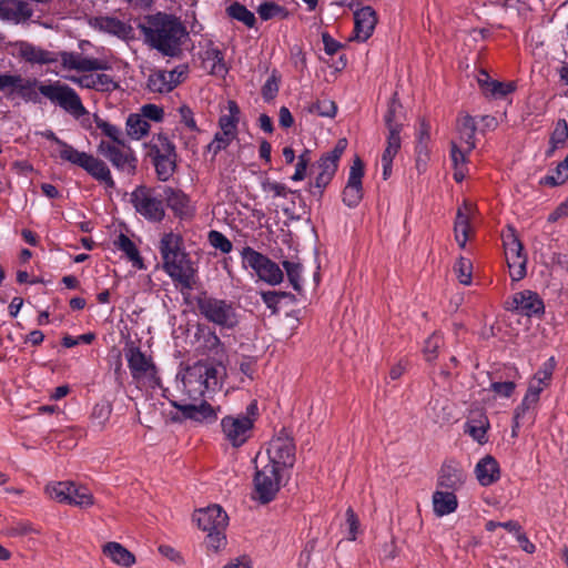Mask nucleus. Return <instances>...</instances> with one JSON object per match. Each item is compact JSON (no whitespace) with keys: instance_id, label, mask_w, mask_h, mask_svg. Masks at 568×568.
Listing matches in <instances>:
<instances>
[{"instance_id":"nucleus-1","label":"nucleus","mask_w":568,"mask_h":568,"mask_svg":"<svg viewBox=\"0 0 568 568\" xmlns=\"http://www.w3.org/2000/svg\"><path fill=\"white\" fill-rule=\"evenodd\" d=\"M138 28L145 44L170 58L182 54V45L189 38V31L180 18L165 12L145 16Z\"/></svg>"},{"instance_id":"nucleus-2","label":"nucleus","mask_w":568,"mask_h":568,"mask_svg":"<svg viewBox=\"0 0 568 568\" xmlns=\"http://www.w3.org/2000/svg\"><path fill=\"white\" fill-rule=\"evenodd\" d=\"M163 270L171 280L184 290L191 291L196 284L197 266L185 252L184 241L181 234L164 233L159 243Z\"/></svg>"},{"instance_id":"nucleus-3","label":"nucleus","mask_w":568,"mask_h":568,"mask_svg":"<svg viewBox=\"0 0 568 568\" xmlns=\"http://www.w3.org/2000/svg\"><path fill=\"white\" fill-rule=\"evenodd\" d=\"M195 304L202 317L223 328H233L239 323L234 304L202 292L195 296Z\"/></svg>"},{"instance_id":"nucleus-4","label":"nucleus","mask_w":568,"mask_h":568,"mask_svg":"<svg viewBox=\"0 0 568 568\" xmlns=\"http://www.w3.org/2000/svg\"><path fill=\"white\" fill-rule=\"evenodd\" d=\"M40 93L52 104L61 108L77 119L88 113L78 92L59 80L47 81V85L40 87Z\"/></svg>"},{"instance_id":"nucleus-5","label":"nucleus","mask_w":568,"mask_h":568,"mask_svg":"<svg viewBox=\"0 0 568 568\" xmlns=\"http://www.w3.org/2000/svg\"><path fill=\"white\" fill-rule=\"evenodd\" d=\"M136 213L150 222H161L165 216L162 195H154V190L145 185H139L130 195Z\"/></svg>"},{"instance_id":"nucleus-6","label":"nucleus","mask_w":568,"mask_h":568,"mask_svg":"<svg viewBox=\"0 0 568 568\" xmlns=\"http://www.w3.org/2000/svg\"><path fill=\"white\" fill-rule=\"evenodd\" d=\"M282 471L277 466H256L254 476V499L265 505L272 501L281 487Z\"/></svg>"},{"instance_id":"nucleus-7","label":"nucleus","mask_w":568,"mask_h":568,"mask_svg":"<svg viewBox=\"0 0 568 568\" xmlns=\"http://www.w3.org/2000/svg\"><path fill=\"white\" fill-rule=\"evenodd\" d=\"M243 262L246 266L253 268L258 278L270 285H277L283 281V271L267 256L246 246L242 251Z\"/></svg>"},{"instance_id":"nucleus-8","label":"nucleus","mask_w":568,"mask_h":568,"mask_svg":"<svg viewBox=\"0 0 568 568\" xmlns=\"http://www.w3.org/2000/svg\"><path fill=\"white\" fill-rule=\"evenodd\" d=\"M125 357L133 379L148 381L152 386H160L161 379L151 356H146L140 347L131 345L125 349Z\"/></svg>"},{"instance_id":"nucleus-9","label":"nucleus","mask_w":568,"mask_h":568,"mask_svg":"<svg viewBox=\"0 0 568 568\" xmlns=\"http://www.w3.org/2000/svg\"><path fill=\"white\" fill-rule=\"evenodd\" d=\"M268 465L277 466V469H290L295 464V444L293 438L283 429L274 437L267 447Z\"/></svg>"},{"instance_id":"nucleus-10","label":"nucleus","mask_w":568,"mask_h":568,"mask_svg":"<svg viewBox=\"0 0 568 568\" xmlns=\"http://www.w3.org/2000/svg\"><path fill=\"white\" fill-rule=\"evenodd\" d=\"M98 152L109 160L115 169L128 174L135 173L138 159L126 141H124V146H122L102 140L98 145Z\"/></svg>"},{"instance_id":"nucleus-11","label":"nucleus","mask_w":568,"mask_h":568,"mask_svg":"<svg viewBox=\"0 0 568 568\" xmlns=\"http://www.w3.org/2000/svg\"><path fill=\"white\" fill-rule=\"evenodd\" d=\"M65 155L67 161L85 170L97 181L104 183L113 189L115 183L111 176L108 165L100 159L78 150H69Z\"/></svg>"},{"instance_id":"nucleus-12","label":"nucleus","mask_w":568,"mask_h":568,"mask_svg":"<svg viewBox=\"0 0 568 568\" xmlns=\"http://www.w3.org/2000/svg\"><path fill=\"white\" fill-rule=\"evenodd\" d=\"M347 148V140L339 139L334 149L324 153L318 160L320 172L315 178V187L318 189V197L323 196V190L331 183L334 178L341 156Z\"/></svg>"},{"instance_id":"nucleus-13","label":"nucleus","mask_w":568,"mask_h":568,"mask_svg":"<svg viewBox=\"0 0 568 568\" xmlns=\"http://www.w3.org/2000/svg\"><path fill=\"white\" fill-rule=\"evenodd\" d=\"M47 85L36 78H22L20 74L3 73L2 91L12 88L11 94L17 93L23 101L40 103V87Z\"/></svg>"},{"instance_id":"nucleus-14","label":"nucleus","mask_w":568,"mask_h":568,"mask_svg":"<svg viewBox=\"0 0 568 568\" xmlns=\"http://www.w3.org/2000/svg\"><path fill=\"white\" fill-rule=\"evenodd\" d=\"M187 65H179L171 71L159 70L149 75L148 88L152 92L168 93L186 77Z\"/></svg>"},{"instance_id":"nucleus-15","label":"nucleus","mask_w":568,"mask_h":568,"mask_svg":"<svg viewBox=\"0 0 568 568\" xmlns=\"http://www.w3.org/2000/svg\"><path fill=\"white\" fill-rule=\"evenodd\" d=\"M364 163L359 156H355L349 170L346 186L343 190V202L348 207H356L363 199Z\"/></svg>"},{"instance_id":"nucleus-16","label":"nucleus","mask_w":568,"mask_h":568,"mask_svg":"<svg viewBox=\"0 0 568 568\" xmlns=\"http://www.w3.org/2000/svg\"><path fill=\"white\" fill-rule=\"evenodd\" d=\"M221 427L232 445L239 447L246 442L247 434L253 427V420L244 415L226 416L222 419Z\"/></svg>"},{"instance_id":"nucleus-17","label":"nucleus","mask_w":568,"mask_h":568,"mask_svg":"<svg viewBox=\"0 0 568 568\" xmlns=\"http://www.w3.org/2000/svg\"><path fill=\"white\" fill-rule=\"evenodd\" d=\"M185 387L199 384V392L203 394L204 389H214L217 386V369L206 363H196L189 369L183 379Z\"/></svg>"},{"instance_id":"nucleus-18","label":"nucleus","mask_w":568,"mask_h":568,"mask_svg":"<svg viewBox=\"0 0 568 568\" xmlns=\"http://www.w3.org/2000/svg\"><path fill=\"white\" fill-rule=\"evenodd\" d=\"M20 59L30 64H52L59 61V53L37 47L27 41H18L14 44Z\"/></svg>"},{"instance_id":"nucleus-19","label":"nucleus","mask_w":568,"mask_h":568,"mask_svg":"<svg viewBox=\"0 0 568 568\" xmlns=\"http://www.w3.org/2000/svg\"><path fill=\"white\" fill-rule=\"evenodd\" d=\"M507 304V310L515 311L526 316L542 314L545 310L544 302L539 295L529 290L516 293L511 302Z\"/></svg>"},{"instance_id":"nucleus-20","label":"nucleus","mask_w":568,"mask_h":568,"mask_svg":"<svg viewBox=\"0 0 568 568\" xmlns=\"http://www.w3.org/2000/svg\"><path fill=\"white\" fill-rule=\"evenodd\" d=\"M59 60L65 70H77L79 72H90L98 70H105L106 62L97 58L83 57L77 52L59 51Z\"/></svg>"},{"instance_id":"nucleus-21","label":"nucleus","mask_w":568,"mask_h":568,"mask_svg":"<svg viewBox=\"0 0 568 568\" xmlns=\"http://www.w3.org/2000/svg\"><path fill=\"white\" fill-rule=\"evenodd\" d=\"M403 116V105L397 93H394L384 115L385 125L388 130L387 142L400 143Z\"/></svg>"},{"instance_id":"nucleus-22","label":"nucleus","mask_w":568,"mask_h":568,"mask_svg":"<svg viewBox=\"0 0 568 568\" xmlns=\"http://www.w3.org/2000/svg\"><path fill=\"white\" fill-rule=\"evenodd\" d=\"M194 520L197 523L199 528L204 531L225 529L227 526L229 517L226 513L219 505L209 506L205 509H200L194 514Z\"/></svg>"},{"instance_id":"nucleus-23","label":"nucleus","mask_w":568,"mask_h":568,"mask_svg":"<svg viewBox=\"0 0 568 568\" xmlns=\"http://www.w3.org/2000/svg\"><path fill=\"white\" fill-rule=\"evenodd\" d=\"M172 406L181 412L182 416L186 419L206 424H211L217 419L219 408L215 409L207 402H202L199 405L172 402Z\"/></svg>"},{"instance_id":"nucleus-24","label":"nucleus","mask_w":568,"mask_h":568,"mask_svg":"<svg viewBox=\"0 0 568 568\" xmlns=\"http://www.w3.org/2000/svg\"><path fill=\"white\" fill-rule=\"evenodd\" d=\"M65 79L83 89H91L100 92H112L119 88L118 82L106 73L84 74L80 77H65Z\"/></svg>"},{"instance_id":"nucleus-25","label":"nucleus","mask_w":568,"mask_h":568,"mask_svg":"<svg viewBox=\"0 0 568 568\" xmlns=\"http://www.w3.org/2000/svg\"><path fill=\"white\" fill-rule=\"evenodd\" d=\"M354 33L357 41H366L374 32L377 23L376 11L369 7H362L354 12Z\"/></svg>"},{"instance_id":"nucleus-26","label":"nucleus","mask_w":568,"mask_h":568,"mask_svg":"<svg viewBox=\"0 0 568 568\" xmlns=\"http://www.w3.org/2000/svg\"><path fill=\"white\" fill-rule=\"evenodd\" d=\"M465 479L466 475L463 468L456 462L449 460L444 463L440 468L437 486L450 491H456L462 488Z\"/></svg>"},{"instance_id":"nucleus-27","label":"nucleus","mask_w":568,"mask_h":568,"mask_svg":"<svg viewBox=\"0 0 568 568\" xmlns=\"http://www.w3.org/2000/svg\"><path fill=\"white\" fill-rule=\"evenodd\" d=\"M162 200H165L168 207L173 211L175 216L184 219L192 215L190 199L181 190L165 186L163 189Z\"/></svg>"},{"instance_id":"nucleus-28","label":"nucleus","mask_w":568,"mask_h":568,"mask_svg":"<svg viewBox=\"0 0 568 568\" xmlns=\"http://www.w3.org/2000/svg\"><path fill=\"white\" fill-rule=\"evenodd\" d=\"M32 16V9L24 0H0V19L19 23Z\"/></svg>"},{"instance_id":"nucleus-29","label":"nucleus","mask_w":568,"mask_h":568,"mask_svg":"<svg viewBox=\"0 0 568 568\" xmlns=\"http://www.w3.org/2000/svg\"><path fill=\"white\" fill-rule=\"evenodd\" d=\"M554 371L552 358L546 362L534 375L527 389V400L538 402L544 387L548 386Z\"/></svg>"},{"instance_id":"nucleus-30","label":"nucleus","mask_w":568,"mask_h":568,"mask_svg":"<svg viewBox=\"0 0 568 568\" xmlns=\"http://www.w3.org/2000/svg\"><path fill=\"white\" fill-rule=\"evenodd\" d=\"M475 474L481 486H490L500 477L499 464L493 456L487 455L477 463Z\"/></svg>"},{"instance_id":"nucleus-31","label":"nucleus","mask_w":568,"mask_h":568,"mask_svg":"<svg viewBox=\"0 0 568 568\" xmlns=\"http://www.w3.org/2000/svg\"><path fill=\"white\" fill-rule=\"evenodd\" d=\"M433 510L437 517L454 513L458 507V499L455 491L435 490L432 497Z\"/></svg>"},{"instance_id":"nucleus-32","label":"nucleus","mask_w":568,"mask_h":568,"mask_svg":"<svg viewBox=\"0 0 568 568\" xmlns=\"http://www.w3.org/2000/svg\"><path fill=\"white\" fill-rule=\"evenodd\" d=\"M227 114H223L219 119V126L223 135H237V124L240 122L241 110L237 103L233 100L227 102Z\"/></svg>"},{"instance_id":"nucleus-33","label":"nucleus","mask_w":568,"mask_h":568,"mask_svg":"<svg viewBox=\"0 0 568 568\" xmlns=\"http://www.w3.org/2000/svg\"><path fill=\"white\" fill-rule=\"evenodd\" d=\"M103 554L114 564L131 567L135 562L134 555L119 542L110 541L103 546Z\"/></svg>"},{"instance_id":"nucleus-34","label":"nucleus","mask_w":568,"mask_h":568,"mask_svg":"<svg viewBox=\"0 0 568 568\" xmlns=\"http://www.w3.org/2000/svg\"><path fill=\"white\" fill-rule=\"evenodd\" d=\"M469 212L470 207L464 205L457 210L456 214L454 231L460 248H465L470 232Z\"/></svg>"},{"instance_id":"nucleus-35","label":"nucleus","mask_w":568,"mask_h":568,"mask_svg":"<svg viewBox=\"0 0 568 568\" xmlns=\"http://www.w3.org/2000/svg\"><path fill=\"white\" fill-rule=\"evenodd\" d=\"M99 24L101 30L120 39L128 40L133 38V28L116 18H101Z\"/></svg>"},{"instance_id":"nucleus-36","label":"nucleus","mask_w":568,"mask_h":568,"mask_svg":"<svg viewBox=\"0 0 568 568\" xmlns=\"http://www.w3.org/2000/svg\"><path fill=\"white\" fill-rule=\"evenodd\" d=\"M146 148L149 158L178 154L174 143L162 133L154 135Z\"/></svg>"},{"instance_id":"nucleus-37","label":"nucleus","mask_w":568,"mask_h":568,"mask_svg":"<svg viewBox=\"0 0 568 568\" xmlns=\"http://www.w3.org/2000/svg\"><path fill=\"white\" fill-rule=\"evenodd\" d=\"M160 181H168L176 170L178 154L150 158Z\"/></svg>"},{"instance_id":"nucleus-38","label":"nucleus","mask_w":568,"mask_h":568,"mask_svg":"<svg viewBox=\"0 0 568 568\" xmlns=\"http://www.w3.org/2000/svg\"><path fill=\"white\" fill-rule=\"evenodd\" d=\"M457 130L459 132L460 140L467 145V152L475 149V133L476 124L473 116L466 114L457 120Z\"/></svg>"},{"instance_id":"nucleus-39","label":"nucleus","mask_w":568,"mask_h":568,"mask_svg":"<svg viewBox=\"0 0 568 568\" xmlns=\"http://www.w3.org/2000/svg\"><path fill=\"white\" fill-rule=\"evenodd\" d=\"M126 134L133 140H141L150 132V123L139 113H131L126 119Z\"/></svg>"},{"instance_id":"nucleus-40","label":"nucleus","mask_w":568,"mask_h":568,"mask_svg":"<svg viewBox=\"0 0 568 568\" xmlns=\"http://www.w3.org/2000/svg\"><path fill=\"white\" fill-rule=\"evenodd\" d=\"M568 140V123L565 119H559L556 122L554 131L550 134L549 139V149L546 151V156L550 158L554 155L555 151L559 148H562Z\"/></svg>"},{"instance_id":"nucleus-41","label":"nucleus","mask_w":568,"mask_h":568,"mask_svg":"<svg viewBox=\"0 0 568 568\" xmlns=\"http://www.w3.org/2000/svg\"><path fill=\"white\" fill-rule=\"evenodd\" d=\"M115 245L120 251L126 254L128 258L132 262L133 266H135L139 270L144 268L143 260L140 256L139 250L129 236L121 233L118 236V240L115 241Z\"/></svg>"},{"instance_id":"nucleus-42","label":"nucleus","mask_w":568,"mask_h":568,"mask_svg":"<svg viewBox=\"0 0 568 568\" xmlns=\"http://www.w3.org/2000/svg\"><path fill=\"white\" fill-rule=\"evenodd\" d=\"M504 246H505L506 261L527 257L523 252L524 251L523 243L515 234V230L511 227L509 229V233L504 235Z\"/></svg>"},{"instance_id":"nucleus-43","label":"nucleus","mask_w":568,"mask_h":568,"mask_svg":"<svg viewBox=\"0 0 568 568\" xmlns=\"http://www.w3.org/2000/svg\"><path fill=\"white\" fill-rule=\"evenodd\" d=\"M67 504L85 508L93 505V496L88 488L77 486L71 481L70 494Z\"/></svg>"},{"instance_id":"nucleus-44","label":"nucleus","mask_w":568,"mask_h":568,"mask_svg":"<svg viewBox=\"0 0 568 568\" xmlns=\"http://www.w3.org/2000/svg\"><path fill=\"white\" fill-rule=\"evenodd\" d=\"M226 12L232 19L244 23L247 28H253L255 26L256 19L254 13L240 2H233L230 4L226 8Z\"/></svg>"},{"instance_id":"nucleus-45","label":"nucleus","mask_w":568,"mask_h":568,"mask_svg":"<svg viewBox=\"0 0 568 568\" xmlns=\"http://www.w3.org/2000/svg\"><path fill=\"white\" fill-rule=\"evenodd\" d=\"M261 297L265 305L267 306V308H270L273 314H276L278 312V304L283 300H287L291 303H294L296 301L295 296L292 293L283 291L261 292Z\"/></svg>"},{"instance_id":"nucleus-46","label":"nucleus","mask_w":568,"mask_h":568,"mask_svg":"<svg viewBox=\"0 0 568 568\" xmlns=\"http://www.w3.org/2000/svg\"><path fill=\"white\" fill-rule=\"evenodd\" d=\"M94 123L97 128L100 129L102 133L111 140L110 142L112 144H119L124 146L125 139L120 128L109 123L108 121L101 119L97 114L94 115Z\"/></svg>"},{"instance_id":"nucleus-47","label":"nucleus","mask_w":568,"mask_h":568,"mask_svg":"<svg viewBox=\"0 0 568 568\" xmlns=\"http://www.w3.org/2000/svg\"><path fill=\"white\" fill-rule=\"evenodd\" d=\"M260 18L264 21L271 20L273 18H286L288 16V11L286 8L275 3L274 1H263L256 9Z\"/></svg>"},{"instance_id":"nucleus-48","label":"nucleus","mask_w":568,"mask_h":568,"mask_svg":"<svg viewBox=\"0 0 568 568\" xmlns=\"http://www.w3.org/2000/svg\"><path fill=\"white\" fill-rule=\"evenodd\" d=\"M71 481H58L45 486V493L58 503L67 504L70 494Z\"/></svg>"},{"instance_id":"nucleus-49","label":"nucleus","mask_w":568,"mask_h":568,"mask_svg":"<svg viewBox=\"0 0 568 568\" xmlns=\"http://www.w3.org/2000/svg\"><path fill=\"white\" fill-rule=\"evenodd\" d=\"M282 265L293 288L297 292H301L302 264L298 262L285 260L282 262Z\"/></svg>"},{"instance_id":"nucleus-50","label":"nucleus","mask_w":568,"mask_h":568,"mask_svg":"<svg viewBox=\"0 0 568 568\" xmlns=\"http://www.w3.org/2000/svg\"><path fill=\"white\" fill-rule=\"evenodd\" d=\"M400 150V143L387 142L382 155L383 176L387 180L392 173V164L395 155Z\"/></svg>"},{"instance_id":"nucleus-51","label":"nucleus","mask_w":568,"mask_h":568,"mask_svg":"<svg viewBox=\"0 0 568 568\" xmlns=\"http://www.w3.org/2000/svg\"><path fill=\"white\" fill-rule=\"evenodd\" d=\"M308 111L321 116L334 118L337 112V105L329 99H322L312 103L308 108Z\"/></svg>"},{"instance_id":"nucleus-52","label":"nucleus","mask_w":568,"mask_h":568,"mask_svg":"<svg viewBox=\"0 0 568 568\" xmlns=\"http://www.w3.org/2000/svg\"><path fill=\"white\" fill-rule=\"evenodd\" d=\"M454 271L460 284L469 285L471 283L473 264L468 258L460 256L454 266Z\"/></svg>"},{"instance_id":"nucleus-53","label":"nucleus","mask_w":568,"mask_h":568,"mask_svg":"<svg viewBox=\"0 0 568 568\" xmlns=\"http://www.w3.org/2000/svg\"><path fill=\"white\" fill-rule=\"evenodd\" d=\"M474 423L475 420H470L466 424V433H468L479 444L486 443V433L489 427L488 420L484 417V420H478V425H475Z\"/></svg>"},{"instance_id":"nucleus-54","label":"nucleus","mask_w":568,"mask_h":568,"mask_svg":"<svg viewBox=\"0 0 568 568\" xmlns=\"http://www.w3.org/2000/svg\"><path fill=\"white\" fill-rule=\"evenodd\" d=\"M442 344H443V338L440 335H438L436 333H434L426 339L423 351H424V355H425V358L427 362H433L437 358V352H438L439 347L442 346Z\"/></svg>"},{"instance_id":"nucleus-55","label":"nucleus","mask_w":568,"mask_h":568,"mask_svg":"<svg viewBox=\"0 0 568 568\" xmlns=\"http://www.w3.org/2000/svg\"><path fill=\"white\" fill-rule=\"evenodd\" d=\"M209 242L214 248L220 250L222 253H230L233 247L231 241L224 234L215 230L210 231Z\"/></svg>"},{"instance_id":"nucleus-56","label":"nucleus","mask_w":568,"mask_h":568,"mask_svg":"<svg viewBox=\"0 0 568 568\" xmlns=\"http://www.w3.org/2000/svg\"><path fill=\"white\" fill-rule=\"evenodd\" d=\"M507 265L509 267V273L513 281L517 282L526 276L527 257L507 260Z\"/></svg>"},{"instance_id":"nucleus-57","label":"nucleus","mask_w":568,"mask_h":568,"mask_svg":"<svg viewBox=\"0 0 568 568\" xmlns=\"http://www.w3.org/2000/svg\"><path fill=\"white\" fill-rule=\"evenodd\" d=\"M262 190L264 192H272L274 196H282V197H286L288 193L298 194L297 191L290 190L288 187H286L285 184L278 183L275 181H271L268 179H266L262 182Z\"/></svg>"},{"instance_id":"nucleus-58","label":"nucleus","mask_w":568,"mask_h":568,"mask_svg":"<svg viewBox=\"0 0 568 568\" xmlns=\"http://www.w3.org/2000/svg\"><path fill=\"white\" fill-rule=\"evenodd\" d=\"M278 82L280 79L274 71L262 87V97L266 102L274 100L277 95L280 89Z\"/></svg>"},{"instance_id":"nucleus-59","label":"nucleus","mask_w":568,"mask_h":568,"mask_svg":"<svg viewBox=\"0 0 568 568\" xmlns=\"http://www.w3.org/2000/svg\"><path fill=\"white\" fill-rule=\"evenodd\" d=\"M489 85L490 88L487 91L486 95H490L493 98H505L516 89L513 82L505 83L496 80H494V82L490 83Z\"/></svg>"},{"instance_id":"nucleus-60","label":"nucleus","mask_w":568,"mask_h":568,"mask_svg":"<svg viewBox=\"0 0 568 568\" xmlns=\"http://www.w3.org/2000/svg\"><path fill=\"white\" fill-rule=\"evenodd\" d=\"M205 54H206V60L213 61V68H212L213 73H222V72L227 71V68L224 62V55L220 49H217V48L207 49Z\"/></svg>"},{"instance_id":"nucleus-61","label":"nucleus","mask_w":568,"mask_h":568,"mask_svg":"<svg viewBox=\"0 0 568 568\" xmlns=\"http://www.w3.org/2000/svg\"><path fill=\"white\" fill-rule=\"evenodd\" d=\"M225 529L209 530L205 538L207 548L214 551L220 550L225 545Z\"/></svg>"},{"instance_id":"nucleus-62","label":"nucleus","mask_w":568,"mask_h":568,"mask_svg":"<svg viewBox=\"0 0 568 568\" xmlns=\"http://www.w3.org/2000/svg\"><path fill=\"white\" fill-rule=\"evenodd\" d=\"M516 388V383L514 381H494L490 384L489 389L494 392L496 395L501 397H510Z\"/></svg>"},{"instance_id":"nucleus-63","label":"nucleus","mask_w":568,"mask_h":568,"mask_svg":"<svg viewBox=\"0 0 568 568\" xmlns=\"http://www.w3.org/2000/svg\"><path fill=\"white\" fill-rule=\"evenodd\" d=\"M234 139L232 135H223V132H216L213 141L207 145V150L216 155L222 150H225Z\"/></svg>"},{"instance_id":"nucleus-64","label":"nucleus","mask_w":568,"mask_h":568,"mask_svg":"<svg viewBox=\"0 0 568 568\" xmlns=\"http://www.w3.org/2000/svg\"><path fill=\"white\" fill-rule=\"evenodd\" d=\"M139 114L142 115L146 121L152 120L155 122H161L164 116V111L161 106L150 103L141 106Z\"/></svg>"}]
</instances>
